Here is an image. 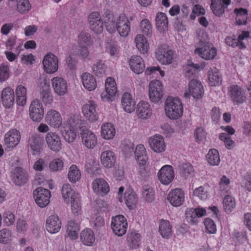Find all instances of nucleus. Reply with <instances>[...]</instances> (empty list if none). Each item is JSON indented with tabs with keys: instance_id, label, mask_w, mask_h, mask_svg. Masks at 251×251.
Instances as JSON below:
<instances>
[{
	"instance_id": "c9c22d12",
	"label": "nucleus",
	"mask_w": 251,
	"mask_h": 251,
	"mask_svg": "<svg viewBox=\"0 0 251 251\" xmlns=\"http://www.w3.org/2000/svg\"><path fill=\"white\" fill-rule=\"evenodd\" d=\"M115 135V129L111 123H105L101 127V136L106 140L112 139Z\"/></svg>"
},
{
	"instance_id": "3c124183",
	"label": "nucleus",
	"mask_w": 251,
	"mask_h": 251,
	"mask_svg": "<svg viewBox=\"0 0 251 251\" xmlns=\"http://www.w3.org/2000/svg\"><path fill=\"white\" fill-rule=\"evenodd\" d=\"M40 98L45 104H50L53 100L49 86H46L40 93Z\"/></svg>"
},
{
	"instance_id": "4be33fe9",
	"label": "nucleus",
	"mask_w": 251,
	"mask_h": 251,
	"mask_svg": "<svg viewBox=\"0 0 251 251\" xmlns=\"http://www.w3.org/2000/svg\"><path fill=\"white\" fill-rule=\"evenodd\" d=\"M230 3V0H211V8L213 13L220 16L225 12V8Z\"/></svg>"
},
{
	"instance_id": "f03ea898",
	"label": "nucleus",
	"mask_w": 251,
	"mask_h": 251,
	"mask_svg": "<svg viewBox=\"0 0 251 251\" xmlns=\"http://www.w3.org/2000/svg\"><path fill=\"white\" fill-rule=\"evenodd\" d=\"M228 93L231 100L234 103L240 104L246 100V91L237 85H230L228 87Z\"/></svg>"
},
{
	"instance_id": "20e7f679",
	"label": "nucleus",
	"mask_w": 251,
	"mask_h": 251,
	"mask_svg": "<svg viewBox=\"0 0 251 251\" xmlns=\"http://www.w3.org/2000/svg\"><path fill=\"white\" fill-rule=\"evenodd\" d=\"M174 52L165 45L160 46L155 52L156 59L162 64H171L173 59Z\"/></svg>"
},
{
	"instance_id": "49530a36",
	"label": "nucleus",
	"mask_w": 251,
	"mask_h": 251,
	"mask_svg": "<svg viewBox=\"0 0 251 251\" xmlns=\"http://www.w3.org/2000/svg\"><path fill=\"white\" fill-rule=\"evenodd\" d=\"M159 231L162 237L168 238L172 233V226L170 222L167 220H161Z\"/></svg>"
},
{
	"instance_id": "423d86ee",
	"label": "nucleus",
	"mask_w": 251,
	"mask_h": 251,
	"mask_svg": "<svg viewBox=\"0 0 251 251\" xmlns=\"http://www.w3.org/2000/svg\"><path fill=\"white\" fill-rule=\"evenodd\" d=\"M131 23L125 14H121L116 22V30L123 37H126L130 32Z\"/></svg>"
},
{
	"instance_id": "2eb2a0df",
	"label": "nucleus",
	"mask_w": 251,
	"mask_h": 251,
	"mask_svg": "<svg viewBox=\"0 0 251 251\" xmlns=\"http://www.w3.org/2000/svg\"><path fill=\"white\" fill-rule=\"evenodd\" d=\"M148 142L151 149L156 153L165 151L166 145L163 137L160 135H155L149 138Z\"/></svg>"
},
{
	"instance_id": "052dcab7",
	"label": "nucleus",
	"mask_w": 251,
	"mask_h": 251,
	"mask_svg": "<svg viewBox=\"0 0 251 251\" xmlns=\"http://www.w3.org/2000/svg\"><path fill=\"white\" fill-rule=\"evenodd\" d=\"M138 175L140 179L143 181H149L151 178V173L146 168L145 165H140Z\"/></svg>"
},
{
	"instance_id": "8fccbe9b",
	"label": "nucleus",
	"mask_w": 251,
	"mask_h": 251,
	"mask_svg": "<svg viewBox=\"0 0 251 251\" xmlns=\"http://www.w3.org/2000/svg\"><path fill=\"white\" fill-rule=\"evenodd\" d=\"M92 69L97 76L101 77L106 75L107 66L103 61L100 60L93 65Z\"/></svg>"
},
{
	"instance_id": "9d476101",
	"label": "nucleus",
	"mask_w": 251,
	"mask_h": 251,
	"mask_svg": "<svg viewBox=\"0 0 251 251\" xmlns=\"http://www.w3.org/2000/svg\"><path fill=\"white\" fill-rule=\"evenodd\" d=\"M97 104L93 101H89L83 105L82 113L85 118L90 122H94L98 119L99 113L96 109Z\"/></svg>"
},
{
	"instance_id": "bb28decb",
	"label": "nucleus",
	"mask_w": 251,
	"mask_h": 251,
	"mask_svg": "<svg viewBox=\"0 0 251 251\" xmlns=\"http://www.w3.org/2000/svg\"><path fill=\"white\" fill-rule=\"evenodd\" d=\"M101 164L106 168H112L116 163V157L113 152L107 150L102 152L100 156Z\"/></svg>"
},
{
	"instance_id": "412c9836",
	"label": "nucleus",
	"mask_w": 251,
	"mask_h": 251,
	"mask_svg": "<svg viewBox=\"0 0 251 251\" xmlns=\"http://www.w3.org/2000/svg\"><path fill=\"white\" fill-rule=\"evenodd\" d=\"M61 222L57 215H51L46 220L47 230L51 233L58 232L61 227Z\"/></svg>"
},
{
	"instance_id": "6ab92c4d",
	"label": "nucleus",
	"mask_w": 251,
	"mask_h": 251,
	"mask_svg": "<svg viewBox=\"0 0 251 251\" xmlns=\"http://www.w3.org/2000/svg\"><path fill=\"white\" fill-rule=\"evenodd\" d=\"M45 120L49 125L54 127H59L62 123L60 114L53 109H50L47 112Z\"/></svg>"
},
{
	"instance_id": "09e8293b",
	"label": "nucleus",
	"mask_w": 251,
	"mask_h": 251,
	"mask_svg": "<svg viewBox=\"0 0 251 251\" xmlns=\"http://www.w3.org/2000/svg\"><path fill=\"white\" fill-rule=\"evenodd\" d=\"M234 12L236 14V21L237 24L239 25H246L247 21V10L242 8H236Z\"/></svg>"
},
{
	"instance_id": "e2e57ef3",
	"label": "nucleus",
	"mask_w": 251,
	"mask_h": 251,
	"mask_svg": "<svg viewBox=\"0 0 251 251\" xmlns=\"http://www.w3.org/2000/svg\"><path fill=\"white\" fill-rule=\"evenodd\" d=\"M71 199L72 210L74 213H77L81 209L80 197L77 193Z\"/></svg>"
},
{
	"instance_id": "a878e982",
	"label": "nucleus",
	"mask_w": 251,
	"mask_h": 251,
	"mask_svg": "<svg viewBox=\"0 0 251 251\" xmlns=\"http://www.w3.org/2000/svg\"><path fill=\"white\" fill-rule=\"evenodd\" d=\"M42 139L37 133H33L29 138L28 144L34 155L38 154L41 151Z\"/></svg>"
},
{
	"instance_id": "ddd939ff",
	"label": "nucleus",
	"mask_w": 251,
	"mask_h": 251,
	"mask_svg": "<svg viewBox=\"0 0 251 251\" xmlns=\"http://www.w3.org/2000/svg\"><path fill=\"white\" fill-rule=\"evenodd\" d=\"M158 177L160 181L164 185H168L174 178V172L170 165L162 167L158 173Z\"/></svg>"
},
{
	"instance_id": "6e6d98bb",
	"label": "nucleus",
	"mask_w": 251,
	"mask_h": 251,
	"mask_svg": "<svg viewBox=\"0 0 251 251\" xmlns=\"http://www.w3.org/2000/svg\"><path fill=\"white\" fill-rule=\"evenodd\" d=\"M31 5L29 0H17V9L21 14L27 13L31 9Z\"/></svg>"
},
{
	"instance_id": "a211bd4d",
	"label": "nucleus",
	"mask_w": 251,
	"mask_h": 251,
	"mask_svg": "<svg viewBox=\"0 0 251 251\" xmlns=\"http://www.w3.org/2000/svg\"><path fill=\"white\" fill-rule=\"evenodd\" d=\"M46 141L48 147L54 151L61 149L62 144L59 136L55 132H49L46 136Z\"/></svg>"
},
{
	"instance_id": "473e14b6",
	"label": "nucleus",
	"mask_w": 251,
	"mask_h": 251,
	"mask_svg": "<svg viewBox=\"0 0 251 251\" xmlns=\"http://www.w3.org/2000/svg\"><path fill=\"white\" fill-rule=\"evenodd\" d=\"M134 153L137 162L140 165H145L148 158L145 147L141 144L138 145L136 148Z\"/></svg>"
},
{
	"instance_id": "ea45409f",
	"label": "nucleus",
	"mask_w": 251,
	"mask_h": 251,
	"mask_svg": "<svg viewBox=\"0 0 251 251\" xmlns=\"http://www.w3.org/2000/svg\"><path fill=\"white\" fill-rule=\"evenodd\" d=\"M79 230L78 223L74 220L68 222L67 226V232L68 236L72 240H75L78 237V232Z\"/></svg>"
},
{
	"instance_id": "72a5a7b5",
	"label": "nucleus",
	"mask_w": 251,
	"mask_h": 251,
	"mask_svg": "<svg viewBox=\"0 0 251 251\" xmlns=\"http://www.w3.org/2000/svg\"><path fill=\"white\" fill-rule=\"evenodd\" d=\"M155 23L157 29L162 32L168 29V18L166 15L162 12L157 13L155 17Z\"/></svg>"
},
{
	"instance_id": "6e6552de",
	"label": "nucleus",
	"mask_w": 251,
	"mask_h": 251,
	"mask_svg": "<svg viewBox=\"0 0 251 251\" xmlns=\"http://www.w3.org/2000/svg\"><path fill=\"white\" fill-rule=\"evenodd\" d=\"M163 96L162 83L159 80H153L150 83L149 97L152 102H158Z\"/></svg>"
},
{
	"instance_id": "e433bc0d",
	"label": "nucleus",
	"mask_w": 251,
	"mask_h": 251,
	"mask_svg": "<svg viewBox=\"0 0 251 251\" xmlns=\"http://www.w3.org/2000/svg\"><path fill=\"white\" fill-rule=\"evenodd\" d=\"M75 130L67 125H63L61 129L62 135L64 140L69 144L73 143L76 139V133Z\"/></svg>"
},
{
	"instance_id": "58836bf2",
	"label": "nucleus",
	"mask_w": 251,
	"mask_h": 251,
	"mask_svg": "<svg viewBox=\"0 0 251 251\" xmlns=\"http://www.w3.org/2000/svg\"><path fill=\"white\" fill-rule=\"evenodd\" d=\"M135 42L139 51L143 54L147 53L149 45L143 35L138 34L135 38Z\"/></svg>"
},
{
	"instance_id": "bf43d9fd",
	"label": "nucleus",
	"mask_w": 251,
	"mask_h": 251,
	"mask_svg": "<svg viewBox=\"0 0 251 251\" xmlns=\"http://www.w3.org/2000/svg\"><path fill=\"white\" fill-rule=\"evenodd\" d=\"M142 194L144 199L149 202H151L154 200V191L149 185L143 187Z\"/></svg>"
},
{
	"instance_id": "a18cd8bd",
	"label": "nucleus",
	"mask_w": 251,
	"mask_h": 251,
	"mask_svg": "<svg viewBox=\"0 0 251 251\" xmlns=\"http://www.w3.org/2000/svg\"><path fill=\"white\" fill-rule=\"evenodd\" d=\"M81 174L80 170L75 165H72L69 170L68 177L69 181L72 183H76L80 180Z\"/></svg>"
},
{
	"instance_id": "a19ab883",
	"label": "nucleus",
	"mask_w": 251,
	"mask_h": 251,
	"mask_svg": "<svg viewBox=\"0 0 251 251\" xmlns=\"http://www.w3.org/2000/svg\"><path fill=\"white\" fill-rule=\"evenodd\" d=\"M124 200L126 205L130 209L134 208L137 203V195L132 190H128L126 192Z\"/></svg>"
},
{
	"instance_id": "f8f14e48",
	"label": "nucleus",
	"mask_w": 251,
	"mask_h": 251,
	"mask_svg": "<svg viewBox=\"0 0 251 251\" xmlns=\"http://www.w3.org/2000/svg\"><path fill=\"white\" fill-rule=\"evenodd\" d=\"M81 138L83 145L87 149H94L97 144V137L90 130H83L81 133Z\"/></svg>"
},
{
	"instance_id": "4c0bfd02",
	"label": "nucleus",
	"mask_w": 251,
	"mask_h": 251,
	"mask_svg": "<svg viewBox=\"0 0 251 251\" xmlns=\"http://www.w3.org/2000/svg\"><path fill=\"white\" fill-rule=\"evenodd\" d=\"M209 84L211 86H218L222 83V76L216 68L211 69L208 71Z\"/></svg>"
},
{
	"instance_id": "680f3d73",
	"label": "nucleus",
	"mask_w": 251,
	"mask_h": 251,
	"mask_svg": "<svg viewBox=\"0 0 251 251\" xmlns=\"http://www.w3.org/2000/svg\"><path fill=\"white\" fill-rule=\"evenodd\" d=\"M140 28L143 33L147 36L152 34V26L150 22L147 19L142 20L140 23Z\"/></svg>"
},
{
	"instance_id": "f257e3e1",
	"label": "nucleus",
	"mask_w": 251,
	"mask_h": 251,
	"mask_svg": "<svg viewBox=\"0 0 251 251\" xmlns=\"http://www.w3.org/2000/svg\"><path fill=\"white\" fill-rule=\"evenodd\" d=\"M165 110L170 119H176L180 117L183 113V106L180 100L169 97L165 102Z\"/></svg>"
},
{
	"instance_id": "f3484780",
	"label": "nucleus",
	"mask_w": 251,
	"mask_h": 251,
	"mask_svg": "<svg viewBox=\"0 0 251 251\" xmlns=\"http://www.w3.org/2000/svg\"><path fill=\"white\" fill-rule=\"evenodd\" d=\"M194 52L195 54H198L205 60L213 59L217 54L216 48L207 45H204L201 48L196 49Z\"/></svg>"
},
{
	"instance_id": "393cba45",
	"label": "nucleus",
	"mask_w": 251,
	"mask_h": 251,
	"mask_svg": "<svg viewBox=\"0 0 251 251\" xmlns=\"http://www.w3.org/2000/svg\"><path fill=\"white\" fill-rule=\"evenodd\" d=\"M1 100L5 107L10 108L12 106L15 101L14 90L10 87L4 89L1 93Z\"/></svg>"
},
{
	"instance_id": "5fc2aeb1",
	"label": "nucleus",
	"mask_w": 251,
	"mask_h": 251,
	"mask_svg": "<svg viewBox=\"0 0 251 251\" xmlns=\"http://www.w3.org/2000/svg\"><path fill=\"white\" fill-rule=\"evenodd\" d=\"M79 46H90L92 43L91 36L85 31H82L78 36Z\"/></svg>"
},
{
	"instance_id": "0e129e2a",
	"label": "nucleus",
	"mask_w": 251,
	"mask_h": 251,
	"mask_svg": "<svg viewBox=\"0 0 251 251\" xmlns=\"http://www.w3.org/2000/svg\"><path fill=\"white\" fill-rule=\"evenodd\" d=\"M219 139L224 142L225 146L227 149L230 150L234 148L235 143L228 134L222 133L220 134Z\"/></svg>"
},
{
	"instance_id": "9b49d317",
	"label": "nucleus",
	"mask_w": 251,
	"mask_h": 251,
	"mask_svg": "<svg viewBox=\"0 0 251 251\" xmlns=\"http://www.w3.org/2000/svg\"><path fill=\"white\" fill-rule=\"evenodd\" d=\"M185 199L184 191L179 188L172 190L168 194L167 200L170 204L175 207H178L183 204Z\"/></svg>"
},
{
	"instance_id": "4468645a",
	"label": "nucleus",
	"mask_w": 251,
	"mask_h": 251,
	"mask_svg": "<svg viewBox=\"0 0 251 251\" xmlns=\"http://www.w3.org/2000/svg\"><path fill=\"white\" fill-rule=\"evenodd\" d=\"M20 139V132L16 129H12L4 136V145L7 148L12 149L18 145Z\"/></svg>"
},
{
	"instance_id": "dca6fc26",
	"label": "nucleus",
	"mask_w": 251,
	"mask_h": 251,
	"mask_svg": "<svg viewBox=\"0 0 251 251\" xmlns=\"http://www.w3.org/2000/svg\"><path fill=\"white\" fill-rule=\"evenodd\" d=\"M51 85L54 92L59 96H63L68 92V85L63 78L56 76L51 80Z\"/></svg>"
},
{
	"instance_id": "cd10ccee",
	"label": "nucleus",
	"mask_w": 251,
	"mask_h": 251,
	"mask_svg": "<svg viewBox=\"0 0 251 251\" xmlns=\"http://www.w3.org/2000/svg\"><path fill=\"white\" fill-rule=\"evenodd\" d=\"M129 65L131 70L137 74L142 73L145 70L144 61L139 56H133L129 61Z\"/></svg>"
},
{
	"instance_id": "c03bdc74",
	"label": "nucleus",
	"mask_w": 251,
	"mask_h": 251,
	"mask_svg": "<svg viewBox=\"0 0 251 251\" xmlns=\"http://www.w3.org/2000/svg\"><path fill=\"white\" fill-rule=\"evenodd\" d=\"M184 74L186 77L191 78L195 76L196 74L200 69V65L194 64L191 61L184 66Z\"/></svg>"
},
{
	"instance_id": "5701e85b",
	"label": "nucleus",
	"mask_w": 251,
	"mask_h": 251,
	"mask_svg": "<svg viewBox=\"0 0 251 251\" xmlns=\"http://www.w3.org/2000/svg\"><path fill=\"white\" fill-rule=\"evenodd\" d=\"M93 189L97 195L103 196L109 191L108 183L102 178H96L92 183Z\"/></svg>"
},
{
	"instance_id": "c85d7f7f",
	"label": "nucleus",
	"mask_w": 251,
	"mask_h": 251,
	"mask_svg": "<svg viewBox=\"0 0 251 251\" xmlns=\"http://www.w3.org/2000/svg\"><path fill=\"white\" fill-rule=\"evenodd\" d=\"M136 112L139 118L143 119L150 118L152 114L149 103L144 101L138 104Z\"/></svg>"
},
{
	"instance_id": "2f4dec72",
	"label": "nucleus",
	"mask_w": 251,
	"mask_h": 251,
	"mask_svg": "<svg viewBox=\"0 0 251 251\" xmlns=\"http://www.w3.org/2000/svg\"><path fill=\"white\" fill-rule=\"evenodd\" d=\"M81 80L83 86L89 91H93L97 87V82L93 75L88 73L82 74Z\"/></svg>"
},
{
	"instance_id": "7c9ffc66",
	"label": "nucleus",
	"mask_w": 251,
	"mask_h": 251,
	"mask_svg": "<svg viewBox=\"0 0 251 251\" xmlns=\"http://www.w3.org/2000/svg\"><path fill=\"white\" fill-rule=\"evenodd\" d=\"M122 104L126 112L131 113L134 111L135 102L130 93H124L122 97Z\"/></svg>"
},
{
	"instance_id": "1a4fd4ad",
	"label": "nucleus",
	"mask_w": 251,
	"mask_h": 251,
	"mask_svg": "<svg viewBox=\"0 0 251 251\" xmlns=\"http://www.w3.org/2000/svg\"><path fill=\"white\" fill-rule=\"evenodd\" d=\"M29 116L34 121L40 122L44 116V109L42 103L37 99L34 100L29 106Z\"/></svg>"
},
{
	"instance_id": "4d7b16f0",
	"label": "nucleus",
	"mask_w": 251,
	"mask_h": 251,
	"mask_svg": "<svg viewBox=\"0 0 251 251\" xmlns=\"http://www.w3.org/2000/svg\"><path fill=\"white\" fill-rule=\"evenodd\" d=\"M224 207L227 213H230L236 206L234 199L229 195L226 196L223 200Z\"/></svg>"
},
{
	"instance_id": "f704fd0d",
	"label": "nucleus",
	"mask_w": 251,
	"mask_h": 251,
	"mask_svg": "<svg viewBox=\"0 0 251 251\" xmlns=\"http://www.w3.org/2000/svg\"><path fill=\"white\" fill-rule=\"evenodd\" d=\"M95 238L93 231L90 228L84 229L80 234V240L86 246H91L95 242Z\"/></svg>"
},
{
	"instance_id": "13d9d810",
	"label": "nucleus",
	"mask_w": 251,
	"mask_h": 251,
	"mask_svg": "<svg viewBox=\"0 0 251 251\" xmlns=\"http://www.w3.org/2000/svg\"><path fill=\"white\" fill-rule=\"evenodd\" d=\"M61 194L64 201H67L69 200L70 198L71 199H73L72 197L76 193L74 192V191L72 189L71 185L67 183L63 185L61 189Z\"/></svg>"
},
{
	"instance_id": "7ed1b4c3",
	"label": "nucleus",
	"mask_w": 251,
	"mask_h": 251,
	"mask_svg": "<svg viewBox=\"0 0 251 251\" xmlns=\"http://www.w3.org/2000/svg\"><path fill=\"white\" fill-rule=\"evenodd\" d=\"M91 30L96 34L101 33L103 30V22L100 13L97 11L91 13L88 17Z\"/></svg>"
},
{
	"instance_id": "de8ad7c7",
	"label": "nucleus",
	"mask_w": 251,
	"mask_h": 251,
	"mask_svg": "<svg viewBox=\"0 0 251 251\" xmlns=\"http://www.w3.org/2000/svg\"><path fill=\"white\" fill-rule=\"evenodd\" d=\"M206 159L210 165L217 166L220 162V158L218 151L215 149H210L206 155Z\"/></svg>"
},
{
	"instance_id": "b1692460",
	"label": "nucleus",
	"mask_w": 251,
	"mask_h": 251,
	"mask_svg": "<svg viewBox=\"0 0 251 251\" xmlns=\"http://www.w3.org/2000/svg\"><path fill=\"white\" fill-rule=\"evenodd\" d=\"M189 90L194 98L200 99L202 96L204 89L201 83L197 80L192 79L189 83Z\"/></svg>"
},
{
	"instance_id": "69168bd1",
	"label": "nucleus",
	"mask_w": 251,
	"mask_h": 251,
	"mask_svg": "<svg viewBox=\"0 0 251 251\" xmlns=\"http://www.w3.org/2000/svg\"><path fill=\"white\" fill-rule=\"evenodd\" d=\"M226 44L230 47L235 48L238 47L241 50L244 49L246 48L244 43H239L238 39L236 40L231 37H227L225 40Z\"/></svg>"
},
{
	"instance_id": "774afa93",
	"label": "nucleus",
	"mask_w": 251,
	"mask_h": 251,
	"mask_svg": "<svg viewBox=\"0 0 251 251\" xmlns=\"http://www.w3.org/2000/svg\"><path fill=\"white\" fill-rule=\"evenodd\" d=\"M180 174L184 176L188 177L193 172V166L189 163L182 164L179 166Z\"/></svg>"
},
{
	"instance_id": "338daca9",
	"label": "nucleus",
	"mask_w": 251,
	"mask_h": 251,
	"mask_svg": "<svg viewBox=\"0 0 251 251\" xmlns=\"http://www.w3.org/2000/svg\"><path fill=\"white\" fill-rule=\"evenodd\" d=\"M185 217L187 221L191 224H195L197 222L198 218L196 211L193 208H190L186 211Z\"/></svg>"
},
{
	"instance_id": "39448f33",
	"label": "nucleus",
	"mask_w": 251,
	"mask_h": 251,
	"mask_svg": "<svg viewBox=\"0 0 251 251\" xmlns=\"http://www.w3.org/2000/svg\"><path fill=\"white\" fill-rule=\"evenodd\" d=\"M33 198L37 205L40 207H45L50 202V191L42 187H38L33 191Z\"/></svg>"
},
{
	"instance_id": "c756f323",
	"label": "nucleus",
	"mask_w": 251,
	"mask_h": 251,
	"mask_svg": "<svg viewBox=\"0 0 251 251\" xmlns=\"http://www.w3.org/2000/svg\"><path fill=\"white\" fill-rule=\"evenodd\" d=\"M141 236L135 231L129 232L127 234L126 242L130 249L138 248L140 244Z\"/></svg>"
},
{
	"instance_id": "0eeeda50",
	"label": "nucleus",
	"mask_w": 251,
	"mask_h": 251,
	"mask_svg": "<svg viewBox=\"0 0 251 251\" xmlns=\"http://www.w3.org/2000/svg\"><path fill=\"white\" fill-rule=\"evenodd\" d=\"M42 63L44 70L48 74H53L58 69V59L51 53H47L44 56Z\"/></svg>"
},
{
	"instance_id": "603ef678",
	"label": "nucleus",
	"mask_w": 251,
	"mask_h": 251,
	"mask_svg": "<svg viewBox=\"0 0 251 251\" xmlns=\"http://www.w3.org/2000/svg\"><path fill=\"white\" fill-rule=\"evenodd\" d=\"M83 121L79 118L78 116L73 115L68 118L66 123H64L63 125H67L68 126L76 130L80 128Z\"/></svg>"
},
{
	"instance_id": "79ce46f5",
	"label": "nucleus",
	"mask_w": 251,
	"mask_h": 251,
	"mask_svg": "<svg viewBox=\"0 0 251 251\" xmlns=\"http://www.w3.org/2000/svg\"><path fill=\"white\" fill-rule=\"evenodd\" d=\"M104 22L106 28L109 33H112L116 31V22L114 15L110 11L105 14Z\"/></svg>"
},
{
	"instance_id": "37998d69",
	"label": "nucleus",
	"mask_w": 251,
	"mask_h": 251,
	"mask_svg": "<svg viewBox=\"0 0 251 251\" xmlns=\"http://www.w3.org/2000/svg\"><path fill=\"white\" fill-rule=\"evenodd\" d=\"M17 103L19 105L24 106L26 101V89L22 85H19L16 90Z\"/></svg>"
},
{
	"instance_id": "864d4df0",
	"label": "nucleus",
	"mask_w": 251,
	"mask_h": 251,
	"mask_svg": "<svg viewBox=\"0 0 251 251\" xmlns=\"http://www.w3.org/2000/svg\"><path fill=\"white\" fill-rule=\"evenodd\" d=\"M114 79L112 77H108L105 80V90L106 93L110 96H114L117 92V87Z\"/></svg>"
},
{
	"instance_id": "aec40b11",
	"label": "nucleus",
	"mask_w": 251,
	"mask_h": 251,
	"mask_svg": "<svg viewBox=\"0 0 251 251\" xmlns=\"http://www.w3.org/2000/svg\"><path fill=\"white\" fill-rule=\"evenodd\" d=\"M12 179L17 185L21 186L25 184L28 179L26 171L21 167H16L13 171Z\"/></svg>"
}]
</instances>
